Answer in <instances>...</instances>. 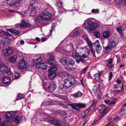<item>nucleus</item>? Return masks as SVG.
<instances>
[{
    "label": "nucleus",
    "mask_w": 126,
    "mask_h": 126,
    "mask_svg": "<svg viewBox=\"0 0 126 126\" xmlns=\"http://www.w3.org/2000/svg\"><path fill=\"white\" fill-rule=\"evenodd\" d=\"M84 26L85 29L88 31L89 29L91 31L94 30L95 29L98 27V24L95 22H93L92 20L89 19H87L83 24Z\"/></svg>",
    "instance_id": "f257e3e1"
},
{
    "label": "nucleus",
    "mask_w": 126,
    "mask_h": 126,
    "mask_svg": "<svg viewBox=\"0 0 126 126\" xmlns=\"http://www.w3.org/2000/svg\"><path fill=\"white\" fill-rule=\"evenodd\" d=\"M65 86L66 88H68L70 86L74 85L76 84L77 81L74 78H66L64 81Z\"/></svg>",
    "instance_id": "f03ea898"
},
{
    "label": "nucleus",
    "mask_w": 126,
    "mask_h": 126,
    "mask_svg": "<svg viewBox=\"0 0 126 126\" xmlns=\"http://www.w3.org/2000/svg\"><path fill=\"white\" fill-rule=\"evenodd\" d=\"M67 105L71 107L73 109L77 110H79L80 108H84L86 106L85 105L82 103H75L74 104H68Z\"/></svg>",
    "instance_id": "7ed1b4c3"
},
{
    "label": "nucleus",
    "mask_w": 126,
    "mask_h": 126,
    "mask_svg": "<svg viewBox=\"0 0 126 126\" xmlns=\"http://www.w3.org/2000/svg\"><path fill=\"white\" fill-rule=\"evenodd\" d=\"M12 122L15 123L19 124L20 122H23L25 121V119L24 116L20 117L16 115L12 118Z\"/></svg>",
    "instance_id": "20e7f679"
},
{
    "label": "nucleus",
    "mask_w": 126,
    "mask_h": 126,
    "mask_svg": "<svg viewBox=\"0 0 126 126\" xmlns=\"http://www.w3.org/2000/svg\"><path fill=\"white\" fill-rule=\"evenodd\" d=\"M51 14L48 12L43 13L40 16V18L42 20H48L51 18Z\"/></svg>",
    "instance_id": "39448f33"
},
{
    "label": "nucleus",
    "mask_w": 126,
    "mask_h": 126,
    "mask_svg": "<svg viewBox=\"0 0 126 126\" xmlns=\"http://www.w3.org/2000/svg\"><path fill=\"white\" fill-rule=\"evenodd\" d=\"M47 121L50 122L51 123L54 124L56 126H61V124L55 118H49L48 121Z\"/></svg>",
    "instance_id": "423d86ee"
},
{
    "label": "nucleus",
    "mask_w": 126,
    "mask_h": 126,
    "mask_svg": "<svg viewBox=\"0 0 126 126\" xmlns=\"http://www.w3.org/2000/svg\"><path fill=\"white\" fill-rule=\"evenodd\" d=\"M93 45L94 46L96 51L98 53H99L102 49V47L99 45V41L98 40H96L94 43H93Z\"/></svg>",
    "instance_id": "0eeeda50"
},
{
    "label": "nucleus",
    "mask_w": 126,
    "mask_h": 126,
    "mask_svg": "<svg viewBox=\"0 0 126 126\" xmlns=\"http://www.w3.org/2000/svg\"><path fill=\"white\" fill-rule=\"evenodd\" d=\"M13 51V50L12 48H9L3 49L2 52L4 56H7L12 54Z\"/></svg>",
    "instance_id": "6e6552de"
},
{
    "label": "nucleus",
    "mask_w": 126,
    "mask_h": 126,
    "mask_svg": "<svg viewBox=\"0 0 126 126\" xmlns=\"http://www.w3.org/2000/svg\"><path fill=\"white\" fill-rule=\"evenodd\" d=\"M83 31L82 28H78L76 29L73 33L74 36H77L83 33Z\"/></svg>",
    "instance_id": "1a4fd4ad"
},
{
    "label": "nucleus",
    "mask_w": 126,
    "mask_h": 126,
    "mask_svg": "<svg viewBox=\"0 0 126 126\" xmlns=\"http://www.w3.org/2000/svg\"><path fill=\"white\" fill-rule=\"evenodd\" d=\"M11 113L9 112L7 113L5 115V117L6 120V122L7 123V126H10L11 124Z\"/></svg>",
    "instance_id": "9d476101"
},
{
    "label": "nucleus",
    "mask_w": 126,
    "mask_h": 126,
    "mask_svg": "<svg viewBox=\"0 0 126 126\" xmlns=\"http://www.w3.org/2000/svg\"><path fill=\"white\" fill-rule=\"evenodd\" d=\"M19 68L22 69H23L25 68L26 66V61L23 60H21L18 63Z\"/></svg>",
    "instance_id": "9b49d317"
},
{
    "label": "nucleus",
    "mask_w": 126,
    "mask_h": 126,
    "mask_svg": "<svg viewBox=\"0 0 126 126\" xmlns=\"http://www.w3.org/2000/svg\"><path fill=\"white\" fill-rule=\"evenodd\" d=\"M56 87V84L53 83L50 84L49 86L48 87V90L49 92H52L54 91Z\"/></svg>",
    "instance_id": "f8f14e48"
},
{
    "label": "nucleus",
    "mask_w": 126,
    "mask_h": 126,
    "mask_svg": "<svg viewBox=\"0 0 126 126\" xmlns=\"http://www.w3.org/2000/svg\"><path fill=\"white\" fill-rule=\"evenodd\" d=\"M103 73L102 71H100L99 73L95 74L94 77L96 80L97 81H99L101 79L100 76L102 75Z\"/></svg>",
    "instance_id": "ddd939ff"
},
{
    "label": "nucleus",
    "mask_w": 126,
    "mask_h": 126,
    "mask_svg": "<svg viewBox=\"0 0 126 126\" xmlns=\"http://www.w3.org/2000/svg\"><path fill=\"white\" fill-rule=\"evenodd\" d=\"M30 26L31 25L30 24L24 22H23L19 25V26L21 29H24L28 27H30Z\"/></svg>",
    "instance_id": "4468645a"
},
{
    "label": "nucleus",
    "mask_w": 126,
    "mask_h": 126,
    "mask_svg": "<svg viewBox=\"0 0 126 126\" xmlns=\"http://www.w3.org/2000/svg\"><path fill=\"white\" fill-rule=\"evenodd\" d=\"M17 59V56L16 55H14L10 56L8 58V60L11 62H14L16 61Z\"/></svg>",
    "instance_id": "2eb2a0df"
},
{
    "label": "nucleus",
    "mask_w": 126,
    "mask_h": 126,
    "mask_svg": "<svg viewBox=\"0 0 126 126\" xmlns=\"http://www.w3.org/2000/svg\"><path fill=\"white\" fill-rule=\"evenodd\" d=\"M110 30L104 32L103 33V36L105 38H109L110 35Z\"/></svg>",
    "instance_id": "dca6fc26"
},
{
    "label": "nucleus",
    "mask_w": 126,
    "mask_h": 126,
    "mask_svg": "<svg viewBox=\"0 0 126 126\" xmlns=\"http://www.w3.org/2000/svg\"><path fill=\"white\" fill-rule=\"evenodd\" d=\"M83 94L80 91H79L73 94H72L71 95L73 97L76 98H78L79 97L81 96Z\"/></svg>",
    "instance_id": "f3484780"
},
{
    "label": "nucleus",
    "mask_w": 126,
    "mask_h": 126,
    "mask_svg": "<svg viewBox=\"0 0 126 126\" xmlns=\"http://www.w3.org/2000/svg\"><path fill=\"white\" fill-rule=\"evenodd\" d=\"M112 48H114L116 46V42L114 40L110 41L108 44Z\"/></svg>",
    "instance_id": "a211bd4d"
},
{
    "label": "nucleus",
    "mask_w": 126,
    "mask_h": 126,
    "mask_svg": "<svg viewBox=\"0 0 126 126\" xmlns=\"http://www.w3.org/2000/svg\"><path fill=\"white\" fill-rule=\"evenodd\" d=\"M67 65H70L73 66L75 64V61L72 59L67 58Z\"/></svg>",
    "instance_id": "6ab92c4d"
},
{
    "label": "nucleus",
    "mask_w": 126,
    "mask_h": 126,
    "mask_svg": "<svg viewBox=\"0 0 126 126\" xmlns=\"http://www.w3.org/2000/svg\"><path fill=\"white\" fill-rule=\"evenodd\" d=\"M31 11L30 13V15L31 16H35L36 14V8L34 7H32Z\"/></svg>",
    "instance_id": "aec40b11"
},
{
    "label": "nucleus",
    "mask_w": 126,
    "mask_h": 126,
    "mask_svg": "<svg viewBox=\"0 0 126 126\" xmlns=\"http://www.w3.org/2000/svg\"><path fill=\"white\" fill-rule=\"evenodd\" d=\"M10 79L9 77H5L3 78V81L6 84H8L10 82Z\"/></svg>",
    "instance_id": "412c9836"
},
{
    "label": "nucleus",
    "mask_w": 126,
    "mask_h": 126,
    "mask_svg": "<svg viewBox=\"0 0 126 126\" xmlns=\"http://www.w3.org/2000/svg\"><path fill=\"white\" fill-rule=\"evenodd\" d=\"M56 76V74L55 72H50L48 75V77L50 79H54Z\"/></svg>",
    "instance_id": "4be33fe9"
},
{
    "label": "nucleus",
    "mask_w": 126,
    "mask_h": 126,
    "mask_svg": "<svg viewBox=\"0 0 126 126\" xmlns=\"http://www.w3.org/2000/svg\"><path fill=\"white\" fill-rule=\"evenodd\" d=\"M0 71L2 72L5 71L6 73L9 71L8 68L5 66H0Z\"/></svg>",
    "instance_id": "5701e85b"
},
{
    "label": "nucleus",
    "mask_w": 126,
    "mask_h": 126,
    "mask_svg": "<svg viewBox=\"0 0 126 126\" xmlns=\"http://www.w3.org/2000/svg\"><path fill=\"white\" fill-rule=\"evenodd\" d=\"M7 2L8 4L10 6L13 5L16 3L15 0H7Z\"/></svg>",
    "instance_id": "b1692460"
},
{
    "label": "nucleus",
    "mask_w": 126,
    "mask_h": 126,
    "mask_svg": "<svg viewBox=\"0 0 126 126\" xmlns=\"http://www.w3.org/2000/svg\"><path fill=\"white\" fill-rule=\"evenodd\" d=\"M9 31L11 33L16 35H18L20 33V32L19 31L15 30L9 29Z\"/></svg>",
    "instance_id": "393cba45"
},
{
    "label": "nucleus",
    "mask_w": 126,
    "mask_h": 126,
    "mask_svg": "<svg viewBox=\"0 0 126 126\" xmlns=\"http://www.w3.org/2000/svg\"><path fill=\"white\" fill-rule=\"evenodd\" d=\"M10 35V34L9 33L4 32L3 31L0 32V36L4 37V39L6 37L5 36H7Z\"/></svg>",
    "instance_id": "a878e982"
},
{
    "label": "nucleus",
    "mask_w": 126,
    "mask_h": 126,
    "mask_svg": "<svg viewBox=\"0 0 126 126\" xmlns=\"http://www.w3.org/2000/svg\"><path fill=\"white\" fill-rule=\"evenodd\" d=\"M99 86L97 85H95L93 86V91L94 93H96L97 91L98 90L99 88Z\"/></svg>",
    "instance_id": "bb28decb"
},
{
    "label": "nucleus",
    "mask_w": 126,
    "mask_h": 126,
    "mask_svg": "<svg viewBox=\"0 0 126 126\" xmlns=\"http://www.w3.org/2000/svg\"><path fill=\"white\" fill-rule=\"evenodd\" d=\"M67 58L63 59L61 61V63L62 64L64 65H67Z\"/></svg>",
    "instance_id": "cd10ccee"
},
{
    "label": "nucleus",
    "mask_w": 126,
    "mask_h": 126,
    "mask_svg": "<svg viewBox=\"0 0 126 126\" xmlns=\"http://www.w3.org/2000/svg\"><path fill=\"white\" fill-rule=\"evenodd\" d=\"M122 27L120 26L117 28V30L118 32L120 33L121 35L123 36V34L122 32Z\"/></svg>",
    "instance_id": "c85d7f7f"
},
{
    "label": "nucleus",
    "mask_w": 126,
    "mask_h": 126,
    "mask_svg": "<svg viewBox=\"0 0 126 126\" xmlns=\"http://www.w3.org/2000/svg\"><path fill=\"white\" fill-rule=\"evenodd\" d=\"M112 59H110L108 62V64H107V66L109 68H111L114 66V65L111 64L112 62Z\"/></svg>",
    "instance_id": "c756f323"
},
{
    "label": "nucleus",
    "mask_w": 126,
    "mask_h": 126,
    "mask_svg": "<svg viewBox=\"0 0 126 126\" xmlns=\"http://www.w3.org/2000/svg\"><path fill=\"white\" fill-rule=\"evenodd\" d=\"M57 68L56 66H53L51 67L49 70L48 72H54V71L56 70Z\"/></svg>",
    "instance_id": "7c9ffc66"
},
{
    "label": "nucleus",
    "mask_w": 126,
    "mask_h": 126,
    "mask_svg": "<svg viewBox=\"0 0 126 126\" xmlns=\"http://www.w3.org/2000/svg\"><path fill=\"white\" fill-rule=\"evenodd\" d=\"M106 51L107 52H109L112 48L108 45L106 47H104Z\"/></svg>",
    "instance_id": "2f4dec72"
},
{
    "label": "nucleus",
    "mask_w": 126,
    "mask_h": 126,
    "mask_svg": "<svg viewBox=\"0 0 126 126\" xmlns=\"http://www.w3.org/2000/svg\"><path fill=\"white\" fill-rule=\"evenodd\" d=\"M91 12L92 13H95V14H99V10L98 9H93L91 11Z\"/></svg>",
    "instance_id": "473e14b6"
},
{
    "label": "nucleus",
    "mask_w": 126,
    "mask_h": 126,
    "mask_svg": "<svg viewBox=\"0 0 126 126\" xmlns=\"http://www.w3.org/2000/svg\"><path fill=\"white\" fill-rule=\"evenodd\" d=\"M123 2V0H115V4L117 5H120L122 4Z\"/></svg>",
    "instance_id": "72a5a7b5"
},
{
    "label": "nucleus",
    "mask_w": 126,
    "mask_h": 126,
    "mask_svg": "<svg viewBox=\"0 0 126 126\" xmlns=\"http://www.w3.org/2000/svg\"><path fill=\"white\" fill-rule=\"evenodd\" d=\"M72 57L74 59L78 58L79 57V55L76 53H73L72 54Z\"/></svg>",
    "instance_id": "f704fd0d"
},
{
    "label": "nucleus",
    "mask_w": 126,
    "mask_h": 126,
    "mask_svg": "<svg viewBox=\"0 0 126 126\" xmlns=\"http://www.w3.org/2000/svg\"><path fill=\"white\" fill-rule=\"evenodd\" d=\"M86 41L87 42V44L90 47H92V42L89 40V39L88 38H86Z\"/></svg>",
    "instance_id": "c9c22d12"
},
{
    "label": "nucleus",
    "mask_w": 126,
    "mask_h": 126,
    "mask_svg": "<svg viewBox=\"0 0 126 126\" xmlns=\"http://www.w3.org/2000/svg\"><path fill=\"white\" fill-rule=\"evenodd\" d=\"M31 3L30 4V7L32 6V7H34V6L33 5V4H34L36 2V0H31Z\"/></svg>",
    "instance_id": "e433bc0d"
},
{
    "label": "nucleus",
    "mask_w": 126,
    "mask_h": 126,
    "mask_svg": "<svg viewBox=\"0 0 126 126\" xmlns=\"http://www.w3.org/2000/svg\"><path fill=\"white\" fill-rule=\"evenodd\" d=\"M47 65L44 63H42L41 65V69H45L46 68Z\"/></svg>",
    "instance_id": "4c0bfd02"
},
{
    "label": "nucleus",
    "mask_w": 126,
    "mask_h": 126,
    "mask_svg": "<svg viewBox=\"0 0 126 126\" xmlns=\"http://www.w3.org/2000/svg\"><path fill=\"white\" fill-rule=\"evenodd\" d=\"M60 114L63 116H66V113L65 111H61L59 112Z\"/></svg>",
    "instance_id": "58836bf2"
},
{
    "label": "nucleus",
    "mask_w": 126,
    "mask_h": 126,
    "mask_svg": "<svg viewBox=\"0 0 126 126\" xmlns=\"http://www.w3.org/2000/svg\"><path fill=\"white\" fill-rule=\"evenodd\" d=\"M125 110L124 108L122 109L120 111V113L122 115H123L125 114Z\"/></svg>",
    "instance_id": "ea45409f"
},
{
    "label": "nucleus",
    "mask_w": 126,
    "mask_h": 126,
    "mask_svg": "<svg viewBox=\"0 0 126 126\" xmlns=\"http://www.w3.org/2000/svg\"><path fill=\"white\" fill-rule=\"evenodd\" d=\"M51 61H52L53 62H55V61L54 60L53 56H51L49 58V59L48 62Z\"/></svg>",
    "instance_id": "a19ab883"
},
{
    "label": "nucleus",
    "mask_w": 126,
    "mask_h": 126,
    "mask_svg": "<svg viewBox=\"0 0 126 126\" xmlns=\"http://www.w3.org/2000/svg\"><path fill=\"white\" fill-rule=\"evenodd\" d=\"M14 76L16 79H17L19 77V73L17 72H15L14 73Z\"/></svg>",
    "instance_id": "79ce46f5"
},
{
    "label": "nucleus",
    "mask_w": 126,
    "mask_h": 126,
    "mask_svg": "<svg viewBox=\"0 0 126 126\" xmlns=\"http://www.w3.org/2000/svg\"><path fill=\"white\" fill-rule=\"evenodd\" d=\"M64 84H61L59 86V88L60 89H62L63 88H65L67 89L68 88H66V87L65 86V83L64 82Z\"/></svg>",
    "instance_id": "37998d69"
},
{
    "label": "nucleus",
    "mask_w": 126,
    "mask_h": 126,
    "mask_svg": "<svg viewBox=\"0 0 126 126\" xmlns=\"http://www.w3.org/2000/svg\"><path fill=\"white\" fill-rule=\"evenodd\" d=\"M42 60V58L40 57H38L36 60V63H39Z\"/></svg>",
    "instance_id": "c03bdc74"
},
{
    "label": "nucleus",
    "mask_w": 126,
    "mask_h": 126,
    "mask_svg": "<svg viewBox=\"0 0 126 126\" xmlns=\"http://www.w3.org/2000/svg\"><path fill=\"white\" fill-rule=\"evenodd\" d=\"M41 63H36V67L38 68H41Z\"/></svg>",
    "instance_id": "a18cd8bd"
},
{
    "label": "nucleus",
    "mask_w": 126,
    "mask_h": 126,
    "mask_svg": "<svg viewBox=\"0 0 126 126\" xmlns=\"http://www.w3.org/2000/svg\"><path fill=\"white\" fill-rule=\"evenodd\" d=\"M57 4L59 7H61L62 6V4L61 2L57 1Z\"/></svg>",
    "instance_id": "49530a36"
},
{
    "label": "nucleus",
    "mask_w": 126,
    "mask_h": 126,
    "mask_svg": "<svg viewBox=\"0 0 126 126\" xmlns=\"http://www.w3.org/2000/svg\"><path fill=\"white\" fill-rule=\"evenodd\" d=\"M90 48L91 50V51L93 55V56H94L95 55V52L93 48L92 47H91Z\"/></svg>",
    "instance_id": "de8ad7c7"
},
{
    "label": "nucleus",
    "mask_w": 126,
    "mask_h": 126,
    "mask_svg": "<svg viewBox=\"0 0 126 126\" xmlns=\"http://www.w3.org/2000/svg\"><path fill=\"white\" fill-rule=\"evenodd\" d=\"M63 74L64 77H67L69 76V73L65 71H63Z\"/></svg>",
    "instance_id": "09e8293b"
},
{
    "label": "nucleus",
    "mask_w": 126,
    "mask_h": 126,
    "mask_svg": "<svg viewBox=\"0 0 126 126\" xmlns=\"http://www.w3.org/2000/svg\"><path fill=\"white\" fill-rule=\"evenodd\" d=\"M23 96L22 95H21L20 94H18L17 97V100H20L23 98Z\"/></svg>",
    "instance_id": "8fccbe9b"
},
{
    "label": "nucleus",
    "mask_w": 126,
    "mask_h": 126,
    "mask_svg": "<svg viewBox=\"0 0 126 126\" xmlns=\"http://www.w3.org/2000/svg\"><path fill=\"white\" fill-rule=\"evenodd\" d=\"M94 35L95 37H100V35L99 33L98 32H95Z\"/></svg>",
    "instance_id": "3c124183"
},
{
    "label": "nucleus",
    "mask_w": 126,
    "mask_h": 126,
    "mask_svg": "<svg viewBox=\"0 0 126 126\" xmlns=\"http://www.w3.org/2000/svg\"><path fill=\"white\" fill-rule=\"evenodd\" d=\"M86 46H85L83 47V48L82 47L81 48V49H84V48H85V49H86L87 51L88 52V53L89 54L90 52V50L89 49H88L87 48H86Z\"/></svg>",
    "instance_id": "603ef678"
},
{
    "label": "nucleus",
    "mask_w": 126,
    "mask_h": 126,
    "mask_svg": "<svg viewBox=\"0 0 126 126\" xmlns=\"http://www.w3.org/2000/svg\"><path fill=\"white\" fill-rule=\"evenodd\" d=\"M113 76L112 75V72H111L110 74H109V80H111V79L112 77Z\"/></svg>",
    "instance_id": "864d4df0"
},
{
    "label": "nucleus",
    "mask_w": 126,
    "mask_h": 126,
    "mask_svg": "<svg viewBox=\"0 0 126 126\" xmlns=\"http://www.w3.org/2000/svg\"><path fill=\"white\" fill-rule=\"evenodd\" d=\"M91 110L90 109L88 108L86 110L84 111V113L86 114L88 113Z\"/></svg>",
    "instance_id": "5fc2aeb1"
},
{
    "label": "nucleus",
    "mask_w": 126,
    "mask_h": 126,
    "mask_svg": "<svg viewBox=\"0 0 126 126\" xmlns=\"http://www.w3.org/2000/svg\"><path fill=\"white\" fill-rule=\"evenodd\" d=\"M7 11L8 12H10L12 13H13V12H16L18 13H20L21 12L20 11H14L11 10H8Z\"/></svg>",
    "instance_id": "6e6d98bb"
},
{
    "label": "nucleus",
    "mask_w": 126,
    "mask_h": 126,
    "mask_svg": "<svg viewBox=\"0 0 126 126\" xmlns=\"http://www.w3.org/2000/svg\"><path fill=\"white\" fill-rule=\"evenodd\" d=\"M116 57H117V62L118 63L120 61V57L118 55H116Z\"/></svg>",
    "instance_id": "4d7b16f0"
},
{
    "label": "nucleus",
    "mask_w": 126,
    "mask_h": 126,
    "mask_svg": "<svg viewBox=\"0 0 126 126\" xmlns=\"http://www.w3.org/2000/svg\"><path fill=\"white\" fill-rule=\"evenodd\" d=\"M110 108L108 107L107 108L104 109L103 110V112L106 113V112L108 110L110 109Z\"/></svg>",
    "instance_id": "13d9d810"
},
{
    "label": "nucleus",
    "mask_w": 126,
    "mask_h": 126,
    "mask_svg": "<svg viewBox=\"0 0 126 126\" xmlns=\"http://www.w3.org/2000/svg\"><path fill=\"white\" fill-rule=\"evenodd\" d=\"M53 62L52 61H48V62L49 64L51 65H53L54 64V62Z\"/></svg>",
    "instance_id": "bf43d9fd"
},
{
    "label": "nucleus",
    "mask_w": 126,
    "mask_h": 126,
    "mask_svg": "<svg viewBox=\"0 0 126 126\" xmlns=\"http://www.w3.org/2000/svg\"><path fill=\"white\" fill-rule=\"evenodd\" d=\"M47 39L45 37H43L41 38V40L42 42L45 41V40H47Z\"/></svg>",
    "instance_id": "052dcab7"
},
{
    "label": "nucleus",
    "mask_w": 126,
    "mask_h": 126,
    "mask_svg": "<svg viewBox=\"0 0 126 126\" xmlns=\"http://www.w3.org/2000/svg\"><path fill=\"white\" fill-rule=\"evenodd\" d=\"M106 113H105V112H103V111L102 112V115L101 116L100 118H102V117H104L106 114Z\"/></svg>",
    "instance_id": "680f3d73"
},
{
    "label": "nucleus",
    "mask_w": 126,
    "mask_h": 126,
    "mask_svg": "<svg viewBox=\"0 0 126 126\" xmlns=\"http://www.w3.org/2000/svg\"><path fill=\"white\" fill-rule=\"evenodd\" d=\"M120 90H115L114 91L115 93L116 94H117L119 92H120Z\"/></svg>",
    "instance_id": "e2e57ef3"
},
{
    "label": "nucleus",
    "mask_w": 126,
    "mask_h": 126,
    "mask_svg": "<svg viewBox=\"0 0 126 126\" xmlns=\"http://www.w3.org/2000/svg\"><path fill=\"white\" fill-rule=\"evenodd\" d=\"M63 72H61L59 73V75L61 77H63Z\"/></svg>",
    "instance_id": "0e129e2a"
},
{
    "label": "nucleus",
    "mask_w": 126,
    "mask_h": 126,
    "mask_svg": "<svg viewBox=\"0 0 126 126\" xmlns=\"http://www.w3.org/2000/svg\"><path fill=\"white\" fill-rule=\"evenodd\" d=\"M105 102L106 103L108 104L109 103V104L110 101L108 99H106L105 101Z\"/></svg>",
    "instance_id": "69168bd1"
},
{
    "label": "nucleus",
    "mask_w": 126,
    "mask_h": 126,
    "mask_svg": "<svg viewBox=\"0 0 126 126\" xmlns=\"http://www.w3.org/2000/svg\"><path fill=\"white\" fill-rule=\"evenodd\" d=\"M118 116H116L114 117V120L115 121H117L118 120Z\"/></svg>",
    "instance_id": "338daca9"
},
{
    "label": "nucleus",
    "mask_w": 126,
    "mask_h": 126,
    "mask_svg": "<svg viewBox=\"0 0 126 126\" xmlns=\"http://www.w3.org/2000/svg\"><path fill=\"white\" fill-rule=\"evenodd\" d=\"M116 82L118 84H120L121 82V81L120 80L118 79L117 80Z\"/></svg>",
    "instance_id": "774afa93"
}]
</instances>
